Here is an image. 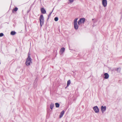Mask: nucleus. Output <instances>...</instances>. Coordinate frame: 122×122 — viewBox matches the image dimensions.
I'll return each mask as SVG.
<instances>
[{
  "instance_id": "nucleus-1",
  "label": "nucleus",
  "mask_w": 122,
  "mask_h": 122,
  "mask_svg": "<svg viewBox=\"0 0 122 122\" xmlns=\"http://www.w3.org/2000/svg\"><path fill=\"white\" fill-rule=\"evenodd\" d=\"M32 59L30 56L29 55L27 58V59L25 63V64L27 66H30L32 63Z\"/></svg>"
},
{
  "instance_id": "nucleus-2",
  "label": "nucleus",
  "mask_w": 122,
  "mask_h": 122,
  "mask_svg": "<svg viewBox=\"0 0 122 122\" xmlns=\"http://www.w3.org/2000/svg\"><path fill=\"white\" fill-rule=\"evenodd\" d=\"M78 19V18H76L74 20L73 24L74 27L76 30L77 29L78 27V25L77 22Z\"/></svg>"
},
{
  "instance_id": "nucleus-3",
  "label": "nucleus",
  "mask_w": 122,
  "mask_h": 122,
  "mask_svg": "<svg viewBox=\"0 0 122 122\" xmlns=\"http://www.w3.org/2000/svg\"><path fill=\"white\" fill-rule=\"evenodd\" d=\"M39 20L40 24L41 26L43 24L44 22V17L43 15H41L40 17Z\"/></svg>"
},
{
  "instance_id": "nucleus-4",
  "label": "nucleus",
  "mask_w": 122,
  "mask_h": 122,
  "mask_svg": "<svg viewBox=\"0 0 122 122\" xmlns=\"http://www.w3.org/2000/svg\"><path fill=\"white\" fill-rule=\"evenodd\" d=\"M85 19L84 18H80L78 21V25H80L82 24H83L85 22Z\"/></svg>"
},
{
  "instance_id": "nucleus-5",
  "label": "nucleus",
  "mask_w": 122,
  "mask_h": 122,
  "mask_svg": "<svg viewBox=\"0 0 122 122\" xmlns=\"http://www.w3.org/2000/svg\"><path fill=\"white\" fill-rule=\"evenodd\" d=\"M93 109L95 113H98L99 112V109L97 106L94 107L93 108Z\"/></svg>"
},
{
  "instance_id": "nucleus-6",
  "label": "nucleus",
  "mask_w": 122,
  "mask_h": 122,
  "mask_svg": "<svg viewBox=\"0 0 122 122\" xmlns=\"http://www.w3.org/2000/svg\"><path fill=\"white\" fill-rule=\"evenodd\" d=\"M101 109L102 113H103L106 111V106H102L101 107Z\"/></svg>"
},
{
  "instance_id": "nucleus-7",
  "label": "nucleus",
  "mask_w": 122,
  "mask_h": 122,
  "mask_svg": "<svg viewBox=\"0 0 122 122\" xmlns=\"http://www.w3.org/2000/svg\"><path fill=\"white\" fill-rule=\"evenodd\" d=\"M102 4L104 7L106 6L107 5V0H102Z\"/></svg>"
},
{
  "instance_id": "nucleus-8",
  "label": "nucleus",
  "mask_w": 122,
  "mask_h": 122,
  "mask_svg": "<svg viewBox=\"0 0 122 122\" xmlns=\"http://www.w3.org/2000/svg\"><path fill=\"white\" fill-rule=\"evenodd\" d=\"M104 75L105 76L104 78L105 79H107L109 77V74L107 73H105L104 74Z\"/></svg>"
},
{
  "instance_id": "nucleus-9",
  "label": "nucleus",
  "mask_w": 122,
  "mask_h": 122,
  "mask_svg": "<svg viewBox=\"0 0 122 122\" xmlns=\"http://www.w3.org/2000/svg\"><path fill=\"white\" fill-rule=\"evenodd\" d=\"M65 50V48L63 47L61 48L60 50V54L61 55L63 54V52H64Z\"/></svg>"
},
{
  "instance_id": "nucleus-10",
  "label": "nucleus",
  "mask_w": 122,
  "mask_h": 122,
  "mask_svg": "<svg viewBox=\"0 0 122 122\" xmlns=\"http://www.w3.org/2000/svg\"><path fill=\"white\" fill-rule=\"evenodd\" d=\"M41 12L43 14H45L46 13V11L43 8H41Z\"/></svg>"
},
{
  "instance_id": "nucleus-11",
  "label": "nucleus",
  "mask_w": 122,
  "mask_h": 122,
  "mask_svg": "<svg viewBox=\"0 0 122 122\" xmlns=\"http://www.w3.org/2000/svg\"><path fill=\"white\" fill-rule=\"evenodd\" d=\"M64 111H63L61 112L60 114V117H59L60 118H61L62 116H63L64 114Z\"/></svg>"
},
{
  "instance_id": "nucleus-12",
  "label": "nucleus",
  "mask_w": 122,
  "mask_h": 122,
  "mask_svg": "<svg viewBox=\"0 0 122 122\" xmlns=\"http://www.w3.org/2000/svg\"><path fill=\"white\" fill-rule=\"evenodd\" d=\"M54 104L51 103L50 105V108L51 109H52L54 107Z\"/></svg>"
},
{
  "instance_id": "nucleus-13",
  "label": "nucleus",
  "mask_w": 122,
  "mask_h": 122,
  "mask_svg": "<svg viewBox=\"0 0 122 122\" xmlns=\"http://www.w3.org/2000/svg\"><path fill=\"white\" fill-rule=\"evenodd\" d=\"M71 83V81L70 80H68L67 82V86H68Z\"/></svg>"
},
{
  "instance_id": "nucleus-14",
  "label": "nucleus",
  "mask_w": 122,
  "mask_h": 122,
  "mask_svg": "<svg viewBox=\"0 0 122 122\" xmlns=\"http://www.w3.org/2000/svg\"><path fill=\"white\" fill-rule=\"evenodd\" d=\"M68 4H72L74 1V0H68Z\"/></svg>"
},
{
  "instance_id": "nucleus-15",
  "label": "nucleus",
  "mask_w": 122,
  "mask_h": 122,
  "mask_svg": "<svg viewBox=\"0 0 122 122\" xmlns=\"http://www.w3.org/2000/svg\"><path fill=\"white\" fill-rule=\"evenodd\" d=\"M121 70V68H118L116 70V71L117 72H120Z\"/></svg>"
},
{
  "instance_id": "nucleus-16",
  "label": "nucleus",
  "mask_w": 122,
  "mask_h": 122,
  "mask_svg": "<svg viewBox=\"0 0 122 122\" xmlns=\"http://www.w3.org/2000/svg\"><path fill=\"white\" fill-rule=\"evenodd\" d=\"M16 33L15 31H12L11 32L10 34L11 35H14Z\"/></svg>"
},
{
  "instance_id": "nucleus-17",
  "label": "nucleus",
  "mask_w": 122,
  "mask_h": 122,
  "mask_svg": "<svg viewBox=\"0 0 122 122\" xmlns=\"http://www.w3.org/2000/svg\"><path fill=\"white\" fill-rule=\"evenodd\" d=\"M55 105L56 107H58L60 106L59 104L58 103H55Z\"/></svg>"
},
{
  "instance_id": "nucleus-18",
  "label": "nucleus",
  "mask_w": 122,
  "mask_h": 122,
  "mask_svg": "<svg viewBox=\"0 0 122 122\" xmlns=\"http://www.w3.org/2000/svg\"><path fill=\"white\" fill-rule=\"evenodd\" d=\"M18 10V8L17 7H15L13 10V12L14 11H17Z\"/></svg>"
},
{
  "instance_id": "nucleus-19",
  "label": "nucleus",
  "mask_w": 122,
  "mask_h": 122,
  "mask_svg": "<svg viewBox=\"0 0 122 122\" xmlns=\"http://www.w3.org/2000/svg\"><path fill=\"white\" fill-rule=\"evenodd\" d=\"M58 18L57 17H56L54 18V20L55 21H57L58 20Z\"/></svg>"
},
{
  "instance_id": "nucleus-20",
  "label": "nucleus",
  "mask_w": 122,
  "mask_h": 122,
  "mask_svg": "<svg viewBox=\"0 0 122 122\" xmlns=\"http://www.w3.org/2000/svg\"><path fill=\"white\" fill-rule=\"evenodd\" d=\"M4 34L3 33H1L0 34V37H2L3 36Z\"/></svg>"
},
{
  "instance_id": "nucleus-21",
  "label": "nucleus",
  "mask_w": 122,
  "mask_h": 122,
  "mask_svg": "<svg viewBox=\"0 0 122 122\" xmlns=\"http://www.w3.org/2000/svg\"><path fill=\"white\" fill-rule=\"evenodd\" d=\"M53 10H52V12H51V13H50L49 14V16H50L51 15V14H52V12H53Z\"/></svg>"
},
{
  "instance_id": "nucleus-22",
  "label": "nucleus",
  "mask_w": 122,
  "mask_h": 122,
  "mask_svg": "<svg viewBox=\"0 0 122 122\" xmlns=\"http://www.w3.org/2000/svg\"><path fill=\"white\" fill-rule=\"evenodd\" d=\"M92 20H94V19H92Z\"/></svg>"
}]
</instances>
